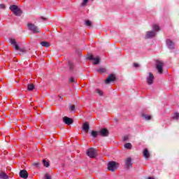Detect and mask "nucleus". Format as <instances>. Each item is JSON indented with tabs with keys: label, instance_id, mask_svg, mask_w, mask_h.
I'll return each instance as SVG.
<instances>
[{
	"label": "nucleus",
	"instance_id": "f257e3e1",
	"mask_svg": "<svg viewBox=\"0 0 179 179\" xmlns=\"http://www.w3.org/2000/svg\"><path fill=\"white\" fill-rule=\"evenodd\" d=\"M152 30L154 31H148L146 32L145 38H152L156 36V31H159L160 30V27L158 24H153L152 25Z\"/></svg>",
	"mask_w": 179,
	"mask_h": 179
},
{
	"label": "nucleus",
	"instance_id": "f03ea898",
	"mask_svg": "<svg viewBox=\"0 0 179 179\" xmlns=\"http://www.w3.org/2000/svg\"><path fill=\"white\" fill-rule=\"evenodd\" d=\"M10 10L13 12L15 16H20L22 15V10L16 5H12L10 6Z\"/></svg>",
	"mask_w": 179,
	"mask_h": 179
},
{
	"label": "nucleus",
	"instance_id": "7ed1b4c3",
	"mask_svg": "<svg viewBox=\"0 0 179 179\" xmlns=\"http://www.w3.org/2000/svg\"><path fill=\"white\" fill-rule=\"evenodd\" d=\"M27 26L29 30H30L31 31H33L34 33H40V29H38V27L34 24L28 22Z\"/></svg>",
	"mask_w": 179,
	"mask_h": 179
},
{
	"label": "nucleus",
	"instance_id": "20e7f679",
	"mask_svg": "<svg viewBox=\"0 0 179 179\" xmlns=\"http://www.w3.org/2000/svg\"><path fill=\"white\" fill-rule=\"evenodd\" d=\"M97 155V150L94 148H90L87 151V155L90 157V159H94V157H96Z\"/></svg>",
	"mask_w": 179,
	"mask_h": 179
},
{
	"label": "nucleus",
	"instance_id": "39448f33",
	"mask_svg": "<svg viewBox=\"0 0 179 179\" xmlns=\"http://www.w3.org/2000/svg\"><path fill=\"white\" fill-rule=\"evenodd\" d=\"M87 59H89L90 61H93L94 65H99V64H100V57L99 56L94 57V56L93 55H90L88 56Z\"/></svg>",
	"mask_w": 179,
	"mask_h": 179
},
{
	"label": "nucleus",
	"instance_id": "423d86ee",
	"mask_svg": "<svg viewBox=\"0 0 179 179\" xmlns=\"http://www.w3.org/2000/svg\"><path fill=\"white\" fill-rule=\"evenodd\" d=\"M164 66V63L162 61H157L156 62V68L159 73H163V67Z\"/></svg>",
	"mask_w": 179,
	"mask_h": 179
},
{
	"label": "nucleus",
	"instance_id": "0eeeda50",
	"mask_svg": "<svg viewBox=\"0 0 179 179\" xmlns=\"http://www.w3.org/2000/svg\"><path fill=\"white\" fill-rule=\"evenodd\" d=\"M155 80V76H153V73H148V76L146 77V83L148 85H153V82Z\"/></svg>",
	"mask_w": 179,
	"mask_h": 179
},
{
	"label": "nucleus",
	"instance_id": "6e6552de",
	"mask_svg": "<svg viewBox=\"0 0 179 179\" xmlns=\"http://www.w3.org/2000/svg\"><path fill=\"white\" fill-rule=\"evenodd\" d=\"M108 170H109V171H115V170H117V162H110L108 164Z\"/></svg>",
	"mask_w": 179,
	"mask_h": 179
},
{
	"label": "nucleus",
	"instance_id": "1a4fd4ad",
	"mask_svg": "<svg viewBox=\"0 0 179 179\" xmlns=\"http://www.w3.org/2000/svg\"><path fill=\"white\" fill-rule=\"evenodd\" d=\"M166 45L169 50H174L175 44L174 42L170 39L166 40Z\"/></svg>",
	"mask_w": 179,
	"mask_h": 179
},
{
	"label": "nucleus",
	"instance_id": "9d476101",
	"mask_svg": "<svg viewBox=\"0 0 179 179\" xmlns=\"http://www.w3.org/2000/svg\"><path fill=\"white\" fill-rule=\"evenodd\" d=\"M115 80V75L110 74L108 76V78L105 80V83L108 84L110 82H114Z\"/></svg>",
	"mask_w": 179,
	"mask_h": 179
},
{
	"label": "nucleus",
	"instance_id": "9b49d317",
	"mask_svg": "<svg viewBox=\"0 0 179 179\" xmlns=\"http://www.w3.org/2000/svg\"><path fill=\"white\" fill-rule=\"evenodd\" d=\"M63 122L64 124H66V125H71V124H73V120L66 116L63 117Z\"/></svg>",
	"mask_w": 179,
	"mask_h": 179
},
{
	"label": "nucleus",
	"instance_id": "f8f14e48",
	"mask_svg": "<svg viewBox=\"0 0 179 179\" xmlns=\"http://www.w3.org/2000/svg\"><path fill=\"white\" fill-rule=\"evenodd\" d=\"M20 177L21 178H27L29 177V173H27V171L26 170H22L20 171Z\"/></svg>",
	"mask_w": 179,
	"mask_h": 179
},
{
	"label": "nucleus",
	"instance_id": "ddd939ff",
	"mask_svg": "<svg viewBox=\"0 0 179 179\" xmlns=\"http://www.w3.org/2000/svg\"><path fill=\"white\" fill-rule=\"evenodd\" d=\"M99 135L103 137L108 136V130L107 129H101L99 131Z\"/></svg>",
	"mask_w": 179,
	"mask_h": 179
},
{
	"label": "nucleus",
	"instance_id": "4468645a",
	"mask_svg": "<svg viewBox=\"0 0 179 179\" xmlns=\"http://www.w3.org/2000/svg\"><path fill=\"white\" fill-rule=\"evenodd\" d=\"M10 41L12 45H13V48H15V50H16L17 51L19 50V45H17L16 40L11 38Z\"/></svg>",
	"mask_w": 179,
	"mask_h": 179
},
{
	"label": "nucleus",
	"instance_id": "2eb2a0df",
	"mask_svg": "<svg viewBox=\"0 0 179 179\" xmlns=\"http://www.w3.org/2000/svg\"><path fill=\"white\" fill-rule=\"evenodd\" d=\"M126 166L127 169H131V167H132V159L130 157L126 159Z\"/></svg>",
	"mask_w": 179,
	"mask_h": 179
},
{
	"label": "nucleus",
	"instance_id": "dca6fc26",
	"mask_svg": "<svg viewBox=\"0 0 179 179\" xmlns=\"http://www.w3.org/2000/svg\"><path fill=\"white\" fill-rule=\"evenodd\" d=\"M90 128V126H89V123L87 122H85L83 125V131H85V132H88L89 129Z\"/></svg>",
	"mask_w": 179,
	"mask_h": 179
},
{
	"label": "nucleus",
	"instance_id": "f3484780",
	"mask_svg": "<svg viewBox=\"0 0 179 179\" xmlns=\"http://www.w3.org/2000/svg\"><path fill=\"white\" fill-rule=\"evenodd\" d=\"M143 155V157H145V159H149L150 154L149 153V150H148V148L144 149Z\"/></svg>",
	"mask_w": 179,
	"mask_h": 179
},
{
	"label": "nucleus",
	"instance_id": "a211bd4d",
	"mask_svg": "<svg viewBox=\"0 0 179 179\" xmlns=\"http://www.w3.org/2000/svg\"><path fill=\"white\" fill-rule=\"evenodd\" d=\"M0 178L8 179L9 178V176H8L5 172H0Z\"/></svg>",
	"mask_w": 179,
	"mask_h": 179
},
{
	"label": "nucleus",
	"instance_id": "6ab92c4d",
	"mask_svg": "<svg viewBox=\"0 0 179 179\" xmlns=\"http://www.w3.org/2000/svg\"><path fill=\"white\" fill-rule=\"evenodd\" d=\"M142 117H143V118H144V120H146L147 121H149V120L152 119V116L145 115V114H142Z\"/></svg>",
	"mask_w": 179,
	"mask_h": 179
},
{
	"label": "nucleus",
	"instance_id": "aec40b11",
	"mask_svg": "<svg viewBox=\"0 0 179 179\" xmlns=\"http://www.w3.org/2000/svg\"><path fill=\"white\" fill-rule=\"evenodd\" d=\"M41 45H42V47L48 48V47H50V43L49 42L43 41V42L41 43Z\"/></svg>",
	"mask_w": 179,
	"mask_h": 179
},
{
	"label": "nucleus",
	"instance_id": "412c9836",
	"mask_svg": "<svg viewBox=\"0 0 179 179\" xmlns=\"http://www.w3.org/2000/svg\"><path fill=\"white\" fill-rule=\"evenodd\" d=\"M124 148L125 149H132V144H131V143H127L126 144H124Z\"/></svg>",
	"mask_w": 179,
	"mask_h": 179
},
{
	"label": "nucleus",
	"instance_id": "4be33fe9",
	"mask_svg": "<svg viewBox=\"0 0 179 179\" xmlns=\"http://www.w3.org/2000/svg\"><path fill=\"white\" fill-rule=\"evenodd\" d=\"M97 72H100V73H104L106 72V70L105 68H99L96 69Z\"/></svg>",
	"mask_w": 179,
	"mask_h": 179
},
{
	"label": "nucleus",
	"instance_id": "5701e85b",
	"mask_svg": "<svg viewBox=\"0 0 179 179\" xmlns=\"http://www.w3.org/2000/svg\"><path fill=\"white\" fill-rule=\"evenodd\" d=\"M27 89L29 92H31V90H34V85L33 84L28 85Z\"/></svg>",
	"mask_w": 179,
	"mask_h": 179
},
{
	"label": "nucleus",
	"instance_id": "b1692460",
	"mask_svg": "<svg viewBox=\"0 0 179 179\" xmlns=\"http://www.w3.org/2000/svg\"><path fill=\"white\" fill-rule=\"evenodd\" d=\"M91 135L92 136H93L94 138H97V135H99V133L96 131H92L91 132Z\"/></svg>",
	"mask_w": 179,
	"mask_h": 179
},
{
	"label": "nucleus",
	"instance_id": "393cba45",
	"mask_svg": "<svg viewBox=\"0 0 179 179\" xmlns=\"http://www.w3.org/2000/svg\"><path fill=\"white\" fill-rule=\"evenodd\" d=\"M178 118H179V113H175L173 114V120H178Z\"/></svg>",
	"mask_w": 179,
	"mask_h": 179
},
{
	"label": "nucleus",
	"instance_id": "a878e982",
	"mask_svg": "<svg viewBox=\"0 0 179 179\" xmlns=\"http://www.w3.org/2000/svg\"><path fill=\"white\" fill-rule=\"evenodd\" d=\"M43 166H45V167H50V163L47 161H45V159H43Z\"/></svg>",
	"mask_w": 179,
	"mask_h": 179
},
{
	"label": "nucleus",
	"instance_id": "bb28decb",
	"mask_svg": "<svg viewBox=\"0 0 179 179\" xmlns=\"http://www.w3.org/2000/svg\"><path fill=\"white\" fill-rule=\"evenodd\" d=\"M85 26H87L88 27H90V26H92V22H90V20H87L85 22Z\"/></svg>",
	"mask_w": 179,
	"mask_h": 179
},
{
	"label": "nucleus",
	"instance_id": "cd10ccee",
	"mask_svg": "<svg viewBox=\"0 0 179 179\" xmlns=\"http://www.w3.org/2000/svg\"><path fill=\"white\" fill-rule=\"evenodd\" d=\"M87 2H89V0H83V3H81V6H85L87 4Z\"/></svg>",
	"mask_w": 179,
	"mask_h": 179
},
{
	"label": "nucleus",
	"instance_id": "c85d7f7f",
	"mask_svg": "<svg viewBox=\"0 0 179 179\" xmlns=\"http://www.w3.org/2000/svg\"><path fill=\"white\" fill-rule=\"evenodd\" d=\"M69 66L70 69H73V63L72 62H69Z\"/></svg>",
	"mask_w": 179,
	"mask_h": 179
},
{
	"label": "nucleus",
	"instance_id": "c756f323",
	"mask_svg": "<svg viewBox=\"0 0 179 179\" xmlns=\"http://www.w3.org/2000/svg\"><path fill=\"white\" fill-rule=\"evenodd\" d=\"M96 92L98 93V94H99V96H103V91L100 90H96Z\"/></svg>",
	"mask_w": 179,
	"mask_h": 179
},
{
	"label": "nucleus",
	"instance_id": "7c9ffc66",
	"mask_svg": "<svg viewBox=\"0 0 179 179\" xmlns=\"http://www.w3.org/2000/svg\"><path fill=\"white\" fill-rule=\"evenodd\" d=\"M128 139H129V136H128V135L124 136L123 138V141H128Z\"/></svg>",
	"mask_w": 179,
	"mask_h": 179
},
{
	"label": "nucleus",
	"instance_id": "2f4dec72",
	"mask_svg": "<svg viewBox=\"0 0 179 179\" xmlns=\"http://www.w3.org/2000/svg\"><path fill=\"white\" fill-rule=\"evenodd\" d=\"M69 108L71 111H75V106H70Z\"/></svg>",
	"mask_w": 179,
	"mask_h": 179
},
{
	"label": "nucleus",
	"instance_id": "473e14b6",
	"mask_svg": "<svg viewBox=\"0 0 179 179\" xmlns=\"http://www.w3.org/2000/svg\"><path fill=\"white\" fill-rule=\"evenodd\" d=\"M45 179H51V176H50V175H48V174H45Z\"/></svg>",
	"mask_w": 179,
	"mask_h": 179
},
{
	"label": "nucleus",
	"instance_id": "72a5a7b5",
	"mask_svg": "<svg viewBox=\"0 0 179 179\" xmlns=\"http://www.w3.org/2000/svg\"><path fill=\"white\" fill-rule=\"evenodd\" d=\"M34 166L35 167H40V163H38V162L34 163Z\"/></svg>",
	"mask_w": 179,
	"mask_h": 179
},
{
	"label": "nucleus",
	"instance_id": "f704fd0d",
	"mask_svg": "<svg viewBox=\"0 0 179 179\" xmlns=\"http://www.w3.org/2000/svg\"><path fill=\"white\" fill-rule=\"evenodd\" d=\"M134 68H138L139 64H138V63H134Z\"/></svg>",
	"mask_w": 179,
	"mask_h": 179
},
{
	"label": "nucleus",
	"instance_id": "c9c22d12",
	"mask_svg": "<svg viewBox=\"0 0 179 179\" xmlns=\"http://www.w3.org/2000/svg\"><path fill=\"white\" fill-rule=\"evenodd\" d=\"M0 9H5V5L0 4Z\"/></svg>",
	"mask_w": 179,
	"mask_h": 179
},
{
	"label": "nucleus",
	"instance_id": "e433bc0d",
	"mask_svg": "<svg viewBox=\"0 0 179 179\" xmlns=\"http://www.w3.org/2000/svg\"><path fill=\"white\" fill-rule=\"evenodd\" d=\"M70 82H71V83H73V82H75V78H70Z\"/></svg>",
	"mask_w": 179,
	"mask_h": 179
},
{
	"label": "nucleus",
	"instance_id": "4c0bfd02",
	"mask_svg": "<svg viewBox=\"0 0 179 179\" xmlns=\"http://www.w3.org/2000/svg\"><path fill=\"white\" fill-rule=\"evenodd\" d=\"M63 99L62 98V96L59 97V101H62Z\"/></svg>",
	"mask_w": 179,
	"mask_h": 179
},
{
	"label": "nucleus",
	"instance_id": "58836bf2",
	"mask_svg": "<svg viewBox=\"0 0 179 179\" xmlns=\"http://www.w3.org/2000/svg\"><path fill=\"white\" fill-rule=\"evenodd\" d=\"M41 19H43V20H45V18H44V17H41Z\"/></svg>",
	"mask_w": 179,
	"mask_h": 179
},
{
	"label": "nucleus",
	"instance_id": "ea45409f",
	"mask_svg": "<svg viewBox=\"0 0 179 179\" xmlns=\"http://www.w3.org/2000/svg\"><path fill=\"white\" fill-rule=\"evenodd\" d=\"M92 1H94V0H92Z\"/></svg>",
	"mask_w": 179,
	"mask_h": 179
}]
</instances>
